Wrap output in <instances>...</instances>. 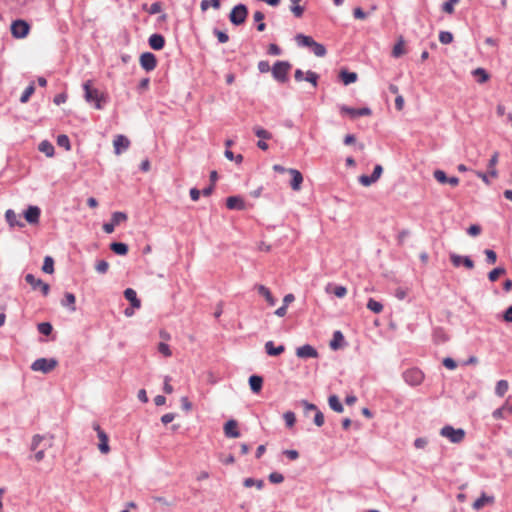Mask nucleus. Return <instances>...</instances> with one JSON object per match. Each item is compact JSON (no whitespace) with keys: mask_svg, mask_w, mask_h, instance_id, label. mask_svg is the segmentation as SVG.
Listing matches in <instances>:
<instances>
[{"mask_svg":"<svg viewBox=\"0 0 512 512\" xmlns=\"http://www.w3.org/2000/svg\"><path fill=\"white\" fill-rule=\"evenodd\" d=\"M238 423L236 420L231 419L228 420L224 425V434L228 438H238L240 437V432L237 428Z\"/></svg>","mask_w":512,"mask_h":512,"instance_id":"nucleus-18","label":"nucleus"},{"mask_svg":"<svg viewBox=\"0 0 512 512\" xmlns=\"http://www.w3.org/2000/svg\"><path fill=\"white\" fill-rule=\"evenodd\" d=\"M326 292L333 293L338 298H343L347 294V289L341 285L333 287L331 284H329L326 287Z\"/></svg>","mask_w":512,"mask_h":512,"instance_id":"nucleus-31","label":"nucleus"},{"mask_svg":"<svg viewBox=\"0 0 512 512\" xmlns=\"http://www.w3.org/2000/svg\"><path fill=\"white\" fill-rule=\"evenodd\" d=\"M253 131L255 135L261 139L268 140L272 138V134L260 126L254 127Z\"/></svg>","mask_w":512,"mask_h":512,"instance_id":"nucleus-44","label":"nucleus"},{"mask_svg":"<svg viewBox=\"0 0 512 512\" xmlns=\"http://www.w3.org/2000/svg\"><path fill=\"white\" fill-rule=\"evenodd\" d=\"M288 172L292 175V180H291V183H290L291 188L294 191L300 190L301 184L303 182L302 174L300 173V171H298L296 169H293V168L288 169Z\"/></svg>","mask_w":512,"mask_h":512,"instance_id":"nucleus-20","label":"nucleus"},{"mask_svg":"<svg viewBox=\"0 0 512 512\" xmlns=\"http://www.w3.org/2000/svg\"><path fill=\"white\" fill-rule=\"evenodd\" d=\"M340 77L345 85L354 83L357 80V74L355 72H348L346 70L341 71Z\"/></svg>","mask_w":512,"mask_h":512,"instance_id":"nucleus-37","label":"nucleus"},{"mask_svg":"<svg viewBox=\"0 0 512 512\" xmlns=\"http://www.w3.org/2000/svg\"><path fill=\"white\" fill-rule=\"evenodd\" d=\"M127 219V215L123 212H114L111 217V222L116 226Z\"/></svg>","mask_w":512,"mask_h":512,"instance_id":"nucleus-48","label":"nucleus"},{"mask_svg":"<svg viewBox=\"0 0 512 512\" xmlns=\"http://www.w3.org/2000/svg\"><path fill=\"white\" fill-rule=\"evenodd\" d=\"M213 33L217 37V39L220 43L228 42L229 36L227 35V33L220 31L218 29H214Z\"/></svg>","mask_w":512,"mask_h":512,"instance_id":"nucleus-57","label":"nucleus"},{"mask_svg":"<svg viewBox=\"0 0 512 512\" xmlns=\"http://www.w3.org/2000/svg\"><path fill=\"white\" fill-rule=\"evenodd\" d=\"M328 404L330 408L337 412L342 413L344 408L337 395H330L328 398Z\"/></svg>","mask_w":512,"mask_h":512,"instance_id":"nucleus-29","label":"nucleus"},{"mask_svg":"<svg viewBox=\"0 0 512 512\" xmlns=\"http://www.w3.org/2000/svg\"><path fill=\"white\" fill-rule=\"evenodd\" d=\"M472 75L476 78L477 82L482 84L489 79V74L483 68H476L472 71Z\"/></svg>","mask_w":512,"mask_h":512,"instance_id":"nucleus-33","label":"nucleus"},{"mask_svg":"<svg viewBox=\"0 0 512 512\" xmlns=\"http://www.w3.org/2000/svg\"><path fill=\"white\" fill-rule=\"evenodd\" d=\"M264 17L265 16H264V14L261 11H256L253 14L254 21L258 23L257 30L259 32H262V31H264L266 29V24L263 22Z\"/></svg>","mask_w":512,"mask_h":512,"instance_id":"nucleus-40","label":"nucleus"},{"mask_svg":"<svg viewBox=\"0 0 512 512\" xmlns=\"http://www.w3.org/2000/svg\"><path fill=\"white\" fill-rule=\"evenodd\" d=\"M30 30L29 24L21 19L15 20L11 24V34L14 38H25Z\"/></svg>","mask_w":512,"mask_h":512,"instance_id":"nucleus-8","label":"nucleus"},{"mask_svg":"<svg viewBox=\"0 0 512 512\" xmlns=\"http://www.w3.org/2000/svg\"><path fill=\"white\" fill-rule=\"evenodd\" d=\"M84 97L88 103H94L96 109H102V102H106V97L98 89L92 87V81L87 80L83 84Z\"/></svg>","mask_w":512,"mask_h":512,"instance_id":"nucleus-1","label":"nucleus"},{"mask_svg":"<svg viewBox=\"0 0 512 512\" xmlns=\"http://www.w3.org/2000/svg\"><path fill=\"white\" fill-rule=\"evenodd\" d=\"M344 336L341 331L337 330L333 333V338L330 341V348L332 350H338L343 346Z\"/></svg>","mask_w":512,"mask_h":512,"instance_id":"nucleus-27","label":"nucleus"},{"mask_svg":"<svg viewBox=\"0 0 512 512\" xmlns=\"http://www.w3.org/2000/svg\"><path fill=\"white\" fill-rule=\"evenodd\" d=\"M314 423L318 427H321L324 424V415L319 409L315 411Z\"/></svg>","mask_w":512,"mask_h":512,"instance_id":"nucleus-59","label":"nucleus"},{"mask_svg":"<svg viewBox=\"0 0 512 512\" xmlns=\"http://www.w3.org/2000/svg\"><path fill=\"white\" fill-rule=\"evenodd\" d=\"M433 176L441 184H446L449 178L443 170L439 169L434 171Z\"/></svg>","mask_w":512,"mask_h":512,"instance_id":"nucleus-50","label":"nucleus"},{"mask_svg":"<svg viewBox=\"0 0 512 512\" xmlns=\"http://www.w3.org/2000/svg\"><path fill=\"white\" fill-rule=\"evenodd\" d=\"M268 479L273 484H280L284 481V476L279 472H272L269 474Z\"/></svg>","mask_w":512,"mask_h":512,"instance_id":"nucleus-52","label":"nucleus"},{"mask_svg":"<svg viewBox=\"0 0 512 512\" xmlns=\"http://www.w3.org/2000/svg\"><path fill=\"white\" fill-rule=\"evenodd\" d=\"M75 302H76L75 295L73 293L66 292L64 295V298L61 301V305L64 307H67L71 312H75L76 311Z\"/></svg>","mask_w":512,"mask_h":512,"instance_id":"nucleus-25","label":"nucleus"},{"mask_svg":"<svg viewBox=\"0 0 512 512\" xmlns=\"http://www.w3.org/2000/svg\"><path fill=\"white\" fill-rule=\"evenodd\" d=\"M37 328L41 334L46 336L50 335L53 330L52 325L49 322L39 323Z\"/></svg>","mask_w":512,"mask_h":512,"instance_id":"nucleus-46","label":"nucleus"},{"mask_svg":"<svg viewBox=\"0 0 512 512\" xmlns=\"http://www.w3.org/2000/svg\"><path fill=\"white\" fill-rule=\"evenodd\" d=\"M130 145L129 139L124 135H117L113 140L114 152L120 155L123 151L127 150Z\"/></svg>","mask_w":512,"mask_h":512,"instance_id":"nucleus-15","label":"nucleus"},{"mask_svg":"<svg viewBox=\"0 0 512 512\" xmlns=\"http://www.w3.org/2000/svg\"><path fill=\"white\" fill-rule=\"evenodd\" d=\"M318 78H319V76L317 73H315L313 71H307L305 80L307 82L311 83L314 87H316Z\"/></svg>","mask_w":512,"mask_h":512,"instance_id":"nucleus-55","label":"nucleus"},{"mask_svg":"<svg viewBox=\"0 0 512 512\" xmlns=\"http://www.w3.org/2000/svg\"><path fill=\"white\" fill-rule=\"evenodd\" d=\"M110 249L118 255H126L128 252V245L122 242H113L110 244Z\"/></svg>","mask_w":512,"mask_h":512,"instance_id":"nucleus-34","label":"nucleus"},{"mask_svg":"<svg viewBox=\"0 0 512 512\" xmlns=\"http://www.w3.org/2000/svg\"><path fill=\"white\" fill-rule=\"evenodd\" d=\"M38 149L47 157H52L55 152L54 146L47 140L40 142Z\"/></svg>","mask_w":512,"mask_h":512,"instance_id":"nucleus-32","label":"nucleus"},{"mask_svg":"<svg viewBox=\"0 0 512 512\" xmlns=\"http://www.w3.org/2000/svg\"><path fill=\"white\" fill-rule=\"evenodd\" d=\"M282 53L281 48L276 44H270L268 47V54L278 56Z\"/></svg>","mask_w":512,"mask_h":512,"instance_id":"nucleus-63","label":"nucleus"},{"mask_svg":"<svg viewBox=\"0 0 512 512\" xmlns=\"http://www.w3.org/2000/svg\"><path fill=\"white\" fill-rule=\"evenodd\" d=\"M147 11L151 15L158 14L162 11V4L160 2H154L150 5Z\"/></svg>","mask_w":512,"mask_h":512,"instance_id":"nucleus-58","label":"nucleus"},{"mask_svg":"<svg viewBox=\"0 0 512 512\" xmlns=\"http://www.w3.org/2000/svg\"><path fill=\"white\" fill-rule=\"evenodd\" d=\"M459 0H448L442 6V10L445 13L452 14L454 12V4L458 3Z\"/></svg>","mask_w":512,"mask_h":512,"instance_id":"nucleus-54","label":"nucleus"},{"mask_svg":"<svg viewBox=\"0 0 512 512\" xmlns=\"http://www.w3.org/2000/svg\"><path fill=\"white\" fill-rule=\"evenodd\" d=\"M283 418L288 427H292L295 424L296 417L292 411H287L284 413Z\"/></svg>","mask_w":512,"mask_h":512,"instance_id":"nucleus-53","label":"nucleus"},{"mask_svg":"<svg viewBox=\"0 0 512 512\" xmlns=\"http://www.w3.org/2000/svg\"><path fill=\"white\" fill-rule=\"evenodd\" d=\"M291 67L292 65L288 61H277L271 69L273 78L281 83L286 82Z\"/></svg>","mask_w":512,"mask_h":512,"instance_id":"nucleus-3","label":"nucleus"},{"mask_svg":"<svg viewBox=\"0 0 512 512\" xmlns=\"http://www.w3.org/2000/svg\"><path fill=\"white\" fill-rule=\"evenodd\" d=\"M265 351L269 356H278L285 351V347L284 345L275 347L273 341H268L265 343Z\"/></svg>","mask_w":512,"mask_h":512,"instance_id":"nucleus-24","label":"nucleus"},{"mask_svg":"<svg viewBox=\"0 0 512 512\" xmlns=\"http://www.w3.org/2000/svg\"><path fill=\"white\" fill-rule=\"evenodd\" d=\"M148 43L152 49L161 50L165 45V39L161 34L155 33L149 37Z\"/></svg>","mask_w":512,"mask_h":512,"instance_id":"nucleus-21","label":"nucleus"},{"mask_svg":"<svg viewBox=\"0 0 512 512\" xmlns=\"http://www.w3.org/2000/svg\"><path fill=\"white\" fill-rule=\"evenodd\" d=\"M295 40L299 46L311 48L312 52L317 57H324L327 53L325 46L316 42L311 36L297 34Z\"/></svg>","mask_w":512,"mask_h":512,"instance_id":"nucleus-2","label":"nucleus"},{"mask_svg":"<svg viewBox=\"0 0 512 512\" xmlns=\"http://www.w3.org/2000/svg\"><path fill=\"white\" fill-rule=\"evenodd\" d=\"M255 289H257L258 293L266 299L269 305H275L276 299L273 297L270 290L266 286L257 284L255 286Z\"/></svg>","mask_w":512,"mask_h":512,"instance_id":"nucleus-22","label":"nucleus"},{"mask_svg":"<svg viewBox=\"0 0 512 512\" xmlns=\"http://www.w3.org/2000/svg\"><path fill=\"white\" fill-rule=\"evenodd\" d=\"M450 261L454 267L463 265L465 268L471 270L474 268V262L469 256H461L456 253H450Z\"/></svg>","mask_w":512,"mask_h":512,"instance_id":"nucleus-10","label":"nucleus"},{"mask_svg":"<svg viewBox=\"0 0 512 512\" xmlns=\"http://www.w3.org/2000/svg\"><path fill=\"white\" fill-rule=\"evenodd\" d=\"M57 364L58 362L54 358H39L32 363L31 369L33 371H40L44 374H47L51 372L57 366Z\"/></svg>","mask_w":512,"mask_h":512,"instance_id":"nucleus-6","label":"nucleus"},{"mask_svg":"<svg viewBox=\"0 0 512 512\" xmlns=\"http://www.w3.org/2000/svg\"><path fill=\"white\" fill-rule=\"evenodd\" d=\"M41 210L37 206H29L24 212V218L29 224H37L39 222Z\"/></svg>","mask_w":512,"mask_h":512,"instance_id":"nucleus-16","label":"nucleus"},{"mask_svg":"<svg viewBox=\"0 0 512 512\" xmlns=\"http://www.w3.org/2000/svg\"><path fill=\"white\" fill-rule=\"evenodd\" d=\"M158 350L161 354H163L164 356L166 357H169L171 356V350H170V347L163 343V342H160L159 345H158Z\"/></svg>","mask_w":512,"mask_h":512,"instance_id":"nucleus-60","label":"nucleus"},{"mask_svg":"<svg viewBox=\"0 0 512 512\" xmlns=\"http://www.w3.org/2000/svg\"><path fill=\"white\" fill-rule=\"evenodd\" d=\"M508 388H509V385L506 380H499L495 387V393L499 397H502L508 391Z\"/></svg>","mask_w":512,"mask_h":512,"instance_id":"nucleus-39","label":"nucleus"},{"mask_svg":"<svg viewBox=\"0 0 512 512\" xmlns=\"http://www.w3.org/2000/svg\"><path fill=\"white\" fill-rule=\"evenodd\" d=\"M57 144L60 146V147H63L65 148V150H70L71 149V144H70V140H69V137L65 134H61L57 137Z\"/></svg>","mask_w":512,"mask_h":512,"instance_id":"nucleus-45","label":"nucleus"},{"mask_svg":"<svg viewBox=\"0 0 512 512\" xmlns=\"http://www.w3.org/2000/svg\"><path fill=\"white\" fill-rule=\"evenodd\" d=\"M5 218L11 228H14V227L22 228L25 225L24 222L21 220V216L17 215L14 212V210H12V209H8L5 212Z\"/></svg>","mask_w":512,"mask_h":512,"instance_id":"nucleus-17","label":"nucleus"},{"mask_svg":"<svg viewBox=\"0 0 512 512\" xmlns=\"http://www.w3.org/2000/svg\"><path fill=\"white\" fill-rule=\"evenodd\" d=\"M125 298L131 303L133 308H139L141 305L140 300L137 298L136 291L132 288H127L124 291Z\"/></svg>","mask_w":512,"mask_h":512,"instance_id":"nucleus-26","label":"nucleus"},{"mask_svg":"<svg viewBox=\"0 0 512 512\" xmlns=\"http://www.w3.org/2000/svg\"><path fill=\"white\" fill-rule=\"evenodd\" d=\"M484 254L486 255V261L488 264H494L497 261V255L493 250L486 249Z\"/></svg>","mask_w":512,"mask_h":512,"instance_id":"nucleus-56","label":"nucleus"},{"mask_svg":"<svg viewBox=\"0 0 512 512\" xmlns=\"http://www.w3.org/2000/svg\"><path fill=\"white\" fill-rule=\"evenodd\" d=\"M25 281L32 287L33 290H37L43 284V281L36 278L33 274H27L25 276Z\"/></svg>","mask_w":512,"mask_h":512,"instance_id":"nucleus-38","label":"nucleus"},{"mask_svg":"<svg viewBox=\"0 0 512 512\" xmlns=\"http://www.w3.org/2000/svg\"><path fill=\"white\" fill-rule=\"evenodd\" d=\"M498 158H499V153L496 151L493 153L492 157L490 158V160L488 162L489 174L492 177H497V175H498V172L495 169V166L498 163Z\"/></svg>","mask_w":512,"mask_h":512,"instance_id":"nucleus-35","label":"nucleus"},{"mask_svg":"<svg viewBox=\"0 0 512 512\" xmlns=\"http://www.w3.org/2000/svg\"><path fill=\"white\" fill-rule=\"evenodd\" d=\"M405 382L411 386L420 385L424 379V374L417 368H412L403 373Z\"/></svg>","mask_w":512,"mask_h":512,"instance_id":"nucleus-9","label":"nucleus"},{"mask_svg":"<svg viewBox=\"0 0 512 512\" xmlns=\"http://www.w3.org/2000/svg\"><path fill=\"white\" fill-rule=\"evenodd\" d=\"M467 233L471 236H477L481 233V227L477 224H473L467 229Z\"/></svg>","mask_w":512,"mask_h":512,"instance_id":"nucleus-64","label":"nucleus"},{"mask_svg":"<svg viewBox=\"0 0 512 512\" xmlns=\"http://www.w3.org/2000/svg\"><path fill=\"white\" fill-rule=\"evenodd\" d=\"M94 430L97 432V436L99 438V445L98 448L102 454H107L110 451V447L108 444V436L107 434L100 428V426L97 423L93 424Z\"/></svg>","mask_w":512,"mask_h":512,"instance_id":"nucleus-12","label":"nucleus"},{"mask_svg":"<svg viewBox=\"0 0 512 512\" xmlns=\"http://www.w3.org/2000/svg\"><path fill=\"white\" fill-rule=\"evenodd\" d=\"M404 45H405V41H404L403 37L400 36L398 38L397 43L393 47L392 56L395 58L401 57L405 53Z\"/></svg>","mask_w":512,"mask_h":512,"instance_id":"nucleus-30","label":"nucleus"},{"mask_svg":"<svg viewBox=\"0 0 512 512\" xmlns=\"http://www.w3.org/2000/svg\"><path fill=\"white\" fill-rule=\"evenodd\" d=\"M243 485L246 488L255 486L258 490H261L264 487L265 483L264 480L262 479L246 478L243 481Z\"/></svg>","mask_w":512,"mask_h":512,"instance_id":"nucleus-36","label":"nucleus"},{"mask_svg":"<svg viewBox=\"0 0 512 512\" xmlns=\"http://www.w3.org/2000/svg\"><path fill=\"white\" fill-rule=\"evenodd\" d=\"M248 10L246 5L238 4L233 7L229 14V20L232 24L239 26L243 24L247 18Z\"/></svg>","mask_w":512,"mask_h":512,"instance_id":"nucleus-5","label":"nucleus"},{"mask_svg":"<svg viewBox=\"0 0 512 512\" xmlns=\"http://www.w3.org/2000/svg\"><path fill=\"white\" fill-rule=\"evenodd\" d=\"M506 273V269L504 267H497L494 268L492 271L488 274V279L491 282H495L501 275H504Z\"/></svg>","mask_w":512,"mask_h":512,"instance_id":"nucleus-42","label":"nucleus"},{"mask_svg":"<svg viewBox=\"0 0 512 512\" xmlns=\"http://www.w3.org/2000/svg\"><path fill=\"white\" fill-rule=\"evenodd\" d=\"M35 91V88H34V85L31 84L29 85L25 90L24 92L22 93L21 97H20V102L21 103H26L28 102L29 98L32 96V94L34 93Z\"/></svg>","mask_w":512,"mask_h":512,"instance_id":"nucleus-47","label":"nucleus"},{"mask_svg":"<svg viewBox=\"0 0 512 512\" xmlns=\"http://www.w3.org/2000/svg\"><path fill=\"white\" fill-rule=\"evenodd\" d=\"M272 68H270V64L268 61H265V60H262V61H259L258 62V70L261 72V73H267L268 71H270Z\"/></svg>","mask_w":512,"mask_h":512,"instance_id":"nucleus-62","label":"nucleus"},{"mask_svg":"<svg viewBox=\"0 0 512 512\" xmlns=\"http://www.w3.org/2000/svg\"><path fill=\"white\" fill-rule=\"evenodd\" d=\"M494 498L492 496H486L484 493L476 499L472 505L473 509L480 510L488 503H493Z\"/></svg>","mask_w":512,"mask_h":512,"instance_id":"nucleus-28","label":"nucleus"},{"mask_svg":"<svg viewBox=\"0 0 512 512\" xmlns=\"http://www.w3.org/2000/svg\"><path fill=\"white\" fill-rule=\"evenodd\" d=\"M440 435L448 438L452 443H460L465 438V431L462 428L455 429L446 425L440 430Z\"/></svg>","mask_w":512,"mask_h":512,"instance_id":"nucleus-4","label":"nucleus"},{"mask_svg":"<svg viewBox=\"0 0 512 512\" xmlns=\"http://www.w3.org/2000/svg\"><path fill=\"white\" fill-rule=\"evenodd\" d=\"M290 10L295 17L300 18L303 15L304 7L301 5H291Z\"/></svg>","mask_w":512,"mask_h":512,"instance_id":"nucleus-61","label":"nucleus"},{"mask_svg":"<svg viewBox=\"0 0 512 512\" xmlns=\"http://www.w3.org/2000/svg\"><path fill=\"white\" fill-rule=\"evenodd\" d=\"M249 386L253 393H259L263 386V378L259 375L249 377Z\"/></svg>","mask_w":512,"mask_h":512,"instance_id":"nucleus-23","label":"nucleus"},{"mask_svg":"<svg viewBox=\"0 0 512 512\" xmlns=\"http://www.w3.org/2000/svg\"><path fill=\"white\" fill-rule=\"evenodd\" d=\"M439 41L442 44H450L453 41V34L449 31H441L439 34Z\"/></svg>","mask_w":512,"mask_h":512,"instance_id":"nucleus-49","label":"nucleus"},{"mask_svg":"<svg viewBox=\"0 0 512 512\" xmlns=\"http://www.w3.org/2000/svg\"><path fill=\"white\" fill-rule=\"evenodd\" d=\"M42 270L45 273L52 274L54 272V260L50 256L44 258Z\"/></svg>","mask_w":512,"mask_h":512,"instance_id":"nucleus-41","label":"nucleus"},{"mask_svg":"<svg viewBox=\"0 0 512 512\" xmlns=\"http://www.w3.org/2000/svg\"><path fill=\"white\" fill-rule=\"evenodd\" d=\"M367 308L374 313H380L383 310V305L380 302L370 298L367 303Z\"/></svg>","mask_w":512,"mask_h":512,"instance_id":"nucleus-43","label":"nucleus"},{"mask_svg":"<svg viewBox=\"0 0 512 512\" xmlns=\"http://www.w3.org/2000/svg\"><path fill=\"white\" fill-rule=\"evenodd\" d=\"M140 65L147 72L153 71L157 66V59L151 52H144L140 56Z\"/></svg>","mask_w":512,"mask_h":512,"instance_id":"nucleus-11","label":"nucleus"},{"mask_svg":"<svg viewBox=\"0 0 512 512\" xmlns=\"http://www.w3.org/2000/svg\"><path fill=\"white\" fill-rule=\"evenodd\" d=\"M340 111L343 114H348L352 118L360 117V116H369L371 115V109L368 107L363 108H352L345 105L340 107Z\"/></svg>","mask_w":512,"mask_h":512,"instance_id":"nucleus-13","label":"nucleus"},{"mask_svg":"<svg viewBox=\"0 0 512 512\" xmlns=\"http://www.w3.org/2000/svg\"><path fill=\"white\" fill-rule=\"evenodd\" d=\"M296 355L302 359L316 358L318 357V352L313 346L305 344L296 349Z\"/></svg>","mask_w":512,"mask_h":512,"instance_id":"nucleus-14","label":"nucleus"},{"mask_svg":"<svg viewBox=\"0 0 512 512\" xmlns=\"http://www.w3.org/2000/svg\"><path fill=\"white\" fill-rule=\"evenodd\" d=\"M109 269V264L105 260H99L95 265V270L99 274H105Z\"/></svg>","mask_w":512,"mask_h":512,"instance_id":"nucleus-51","label":"nucleus"},{"mask_svg":"<svg viewBox=\"0 0 512 512\" xmlns=\"http://www.w3.org/2000/svg\"><path fill=\"white\" fill-rule=\"evenodd\" d=\"M226 206L230 210H244L246 205L240 196H230L226 199Z\"/></svg>","mask_w":512,"mask_h":512,"instance_id":"nucleus-19","label":"nucleus"},{"mask_svg":"<svg viewBox=\"0 0 512 512\" xmlns=\"http://www.w3.org/2000/svg\"><path fill=\"white\" fill-rule=\"evenodd\" d=\"M53 439H54L53 435H39V434H36L32 438L30 449L32 451H35L38 448H42L44 450H47L48 448L52 447Z\"/></svg>","mask_w":512,"mask_h":512,"instance_id":"nucleus-7","label":"nucleus"}]
</instances>
